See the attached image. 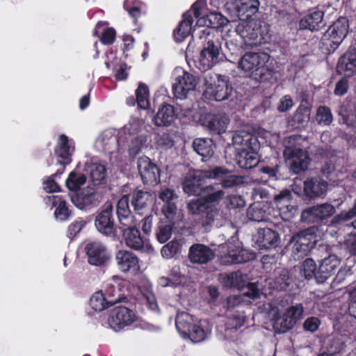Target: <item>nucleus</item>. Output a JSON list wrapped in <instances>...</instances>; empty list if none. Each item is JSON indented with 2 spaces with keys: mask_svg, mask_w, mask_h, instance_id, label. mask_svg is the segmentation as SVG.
<instances>
[{
  "mask_svg": "<svg viewBox=\"0 0 356 356\" xmlns=\"http://www.w3.org/2000/svg\"><path fill=\"white\" fill-rule=\"evenodd\" d=\"M74 151V147L72 141H70L65 135H60L55 149L56 155L62 159L59 160L58 163L63 165L70 163Z\"/></svg>",
  "mask_w": 356,
  "mask_h": 356,
  "instance_id": "26",
  "label": "nucleus"
},
{
  "mask_svg": "<svg viewBox=\"0 0 356 356\" xmlns=\"http://www.w3.org/2000/svg\"><path fill=\"white\" fill-rule=\"evenodd\" d=\"M193 321L192 316L185 312L179 313L176 318V327L183 337H187Z\"/></svg>",
  "mask_w": 356,
  "mask_h": 356,
  "instance_id": "54",
  "label": "nucleus"
},
{
  "mask_svg": "<svg viewBox=\"0 0 356 356\" xmlns=\"http://www.w3.org/2000/svg\"><path fill=\"white\" fill-rule=\"evenodd\" d=\"M209 176L210 179L220 180L225 188H231L243 182V177L232 175L222 167L209 168Z\"/></svg>",
  "mask_w": 356,
  "mask_h": 356,
  "instance_id": "22",
  "label": "nucleus"
},
{
  "mask_svg": "<svg viewBox=\"0 0 356 356\" xmlns=\"http://www.w3.org/2000/svg\"><path fill=\"white\" fill-rule=\"evenodd\" d=\"M161 219L159 223L156 230V236L157 240L161 243L166 242L172 236V229L174 225L173 220L170 219Z\"/></svg>",
  "mask_w": 356,
  "mask_h": 356,
  "instance_id": "53",
  "label": "nucleus"
},
{
  "mask_svg": "<svg viewBox=\"0 0 356 356\" xmlns=\"http://www.w3.org/2000/svg\"><path fill=\"white\" fill-rule=\"evenodd\" d=\"M204 96L209 99L220 102L226 99L232 92V87L226 77L215 74L205 78Z\"/></svg>",
  "mask_w": 356,
  "mask_h": 356,
  "instance_id": "5",
  "label": "nucleus"
},
{
  "mask_svg": "<svg viewBox=\"0 0 356 356\" xmlns=\"http://www.w3.org/2000/svg\"><path fill=\"white\" fill-rule=\"evenodd\" d=\"M317 268L315 261L312 259H307L302 264V274L307 280L313 277L316 279Z\"/></svg>",
  "mask_w": 356,
  "mask_h": 356,
  "instance_id": "64",
  "label": "nucleus"
},
{
  "mask_svg": "<svg viewBox=\"0 0 356 356\" xmlns=\"http://www.w3.org/2000/svg\"><path fill=\"white\" fill-rule=\"evenodd\" d=\"M272 209L267 202H254L247 210L248 218L255 222H271L273 221L275 215L272 214Z\"/></svg>",
  "mask_w": 356,
  "mask_h": 356,
  "instance_id": "18",
  "label": "nucleus"
},
{
  "mask_svg": "<svg viewBox=\"0 0 356 356\" xmlns=\"http://www.w3.org/2000/svg\"><path fill=\"white\" fill-rule=\"evenodd\" d=\"M323 11L314 10L301 19L300 21V28L310 31L317 30L323 22Z\"/></svg>",
  "mask_w": 356,
  "mask_h": 356,
  "instance_id": "44",
  "label": "nucleus"
},
{
  "mask_svg": "<svg viewBox=\"0 0 356 356\" xmlns=\"http://www.w3.org/2000/svg\"><path fill=\"white\" fill-rule=\"evenodd\" d=\"M115 132L113 129L104 131L97 138L95 146L99 151L113 155L115 159H118V154H122L124 152V147L122 145L121 134L118 137Z\"/></svg>",
  "mask_w": 356,
  "mask_h": 356,
  "instance_id": "11",
  "label": "nucleus"
},
{
  "mask_svg": "<svg viewBox=\"0 0 356 356\" xmlns=\"http://www.w3.org/2000/svg\"><path fill=\"white\" fill-rule=\"evenodd\" d=\"M234 6L238 16L246 19L257 13L259 2L258 0H236Z\"/></svg>",
  "mask_w": 356,
  "mask_h": 356,
  "instance_id": "37",
  "label": "nucleus"
},
{
  "mask_svg": "<svg viewBox=\"0 0 356 356\" xmlns=\"http://www.w3.org/2000/svg\"><path fill=\"white\" fill-rule=\"evenodd\" d=\"M117 214L121 226H132L134 221H139L131 214L127 195L122 196L118 202Z\"/></svg>",
  "mask_w": 356,
  "mask_h": 356,
  "instance_id": "31",
  "label": "nucleus"
},
{
  "mask_svg": "<svg viewBox=\"0 0 356 356\" xmlns=\"http://www.w3.org/2000/svg\"><path fill=\"white\" fill-rule=\"evenodd\" d=\"M222 261L225 264L246 262L254 258V253L241 248V243L232 239L220 246Z\"/></svg>",
  "mask_w": 356,
  "mask_h": 356,
  "instance_id": "7",
  "label": "nucleus"
},
{
  "mask_svg": "<svg viewBox=\"0 0 356 356\" xmlns=\"http://www.w3.org/2000/svg\"><path fill=\"white\" fill-rule=\"evenodd\" d=\"M136 319L133 310L124 306H119L112 309L108 318V325L114 331L118 332L131 325Z\"/></svg>",
  "mask_w": 356,
  "mask_h": 356,
  "instance_id": "13",
  "label": "nucleus"
},
{
  "mask_svg": "<svg viewBox=\"0 0 356 356\" xmlns=\"http://www.w3.org/2000/svg\"><path fill=\"white\" fill-rule=\"evenodd\" d=\"M300 136L294 135L289 138L290 145L286 146L284 150V158L290 170L298 174L307 169L310 159L307 151L296 145Z\"/></svg>",
  "mask_w": 356,
  "mask_h": 356,
  "instance_id": "3",
  "label": "nucleus"
},
{
  "mask_svg": "<svg viewBox=\"0 0 356 356\" xmlns=\"http://www.w3.org/2000/svg\"><path fill=\"white\" fill-rule=\"evenodd\" d=\"M316 120L320 125H330L333 120V116L330 108L325 106H319L316 111Z\"/></svg>",
  "mask_w": 356,
  "mask_h": 356,
  "instance_id": "60",
  "label": "nucleus"
},
{
  "mask_svg": "<svg viewBox=\"0 0 356 356\" xmlns=\"http://www.w3.org/2000/svg\"><path fill=\"white\" fill-rule=\"evenodd\" d=\"M311 115V108L307 104L301 103L294 113L292 120L295 123L302 125L309 122Z\"/></svg>",
  "mask_w": 356,
  "mask_h": 356,
  "instance_id": "58",
  "label": "nucleus"
},
{
  "mask_svg": "<svg viewBox=\"0 0 356 356\" xmlns=\"http://www.w3.org/2000/svg\"><path fill=\"white\" fill-rule=\"evenodd\" d=\"M86 170L89 174L90 180L94 185H99L104 182L106 169L104 165L98 163H87Z\"/></svg>",
  "mask_w": 356,
  "mask_h": 356,
  "instance_id": "41",
  "label": "nucleus"
},
{
  "mask_svg": "<svg viewBox=\"0 0 356 356\" xmlns=\"http://www.w3.org/2000/svg\"><path fill=\"white\" fill-rule=\"evenodd\" d=\"M227 23V19L219 13H211L197 20L198 26H207L205 29L211 30L224 26Z\"/></svg>",
  "mask_w": 356,
  "mask_h": 356,
  "instance_id": "36",
  "label": "nucleus"
},
{
  "mask_svg": "<svg viewBox=\"0 0 356 356\" xmlns=\"http://www.w3.org/2000/svg\"><path fill=\"white\" fill-rule=\"evenodd\" d=\"M290 199L291 192L289 190H284L274 197L275 202L277 204V207L279 204L283 203L286 207V209L291 213L289 216H286L284 218H290L291 215H293L295 211V209L293 207L288 205Z\"/></svg>",
  "mask_w": 356,
  "mask_h": 356,
  "instance_id": "62",
  "label": "nucleus"
},
{
  "mask_svg": "<svg viewBox=\"0 0 356 356\" xmlns=\"http://www.w3.org/2000/svg\"><path fill=\"white\" fill-rule=\"evenodd\" d=\"M303 192L309 197L321 196L327 188V182L320 178L307 179L303 182Z\"/></svg>",
  "mask_w": 356,
  "mask_h": 356,
  "instance_id": "35",
  "label": "nucleus"
},
{
  "mask_svg": "<svg viewBox=\"0 0 356 356\" xmlns=\"http://www.w3.org/2000/svg\"><path fill=\"white\" fill-rule=\"evenodd\" d=\"M260 296V291L253 283L248 284V290L241 295L231 296L227 299V307L228 309H232L241 304L243 300V296H248L252 299L259 298Z\"/></svg>",
  "mask_w": 356,
  "mask_h": 356,
  "instance_id": "42",
  "label": "nucleus"
},
{
  "mask_svg": "<svg viewBox=\"0 0 356 356\" xmlns=\"http://www.w3.org/2000/svg\"><path fill=\"white\" fill-rule=\"evenodd\" d=\"M176 119L175 108L170 104H163L159 108L153 121L158 127H168Z\"/></svg>",
  "mask_w": 356,
  "mask_h": 356,
  "instance_id": "32",
  "label": "nucleus"
},
{
  "mask_svg": "<svg viewBox=\"0 0 356 356\" xmlns=\"http://www.w3.org/2000/svg\"><path fill=\"white\" fill-rule=\"evenodd\" d=\"M283 301L268 304V314L273 321V327L277 332L284 333L293 328L302 318L304 307L302 304H296L284 309Z\"/></svg>",
  "mask_w": 356,
  "mask_h": 356,
  "instance_id": "1",
  "label": "nucleus"
},
{
  "mask_svg": "<svg viewBox=\"0 0 356 356\" xmlns=\"http://www.w3.org/2000/svg\"><path fill=\"white\" fill-rule=\"evenodd\" d=\"M147 136L145 134H140L129 137L128 140L122 138V146L126 143L128 152L131 156H136L143 148L147 146Z\"/></svg>",
  "mask_w": 356,
  "mask_h": 356,
  "instance_id": "43",
  "label": "nucleus"
},
{
  "mask_svg": "<svg viewBox=\"0 0 356 356\" xmlns=\"http://www.w3.org/2000/svg\"><path fill=\"white\" fill-rule=\"evenodd\" d=\"M88 261L90 264L101 266L111 257L107 247L100 241H94L88 243L85 247Z\"/></svg>",
  "mask_w": 356,
  "mask_h": 356,
  "instance_id": "17",
  "label": "nucleus"
},
{
  "mask_svg": "<svg viewBox=\"0 0 356 356\" xmlns=\"http://www.w3.org/2000/svg\"><path fill=\"white\" fill-rule=\"evenodd\" d=\"M190 213L202 216L203 226H209L223 218L222 212L209 207L204 197L191 200L187 204Z\"/></svg>",
  "mask_w": 356,
  "mask_h": 356,
  "instance_id": "8",
  "label": "nucleus"
},
{
  "mask_svg": "<svg viewBox=\"0 0 356 356\" xmlns=\"http://www.w3.org/2000/svg\"><path fill=\"white\" fill-rule=\"evenodd\" d=\"M349 29L348 20L340 17L327 30L322 38V43L328 51H334L347 35Z\"/></svg>",
  "mask_w": 356,
  "mask_h": 356,
  "instance_id": "6",
  "label": "nucleus"
},
{
  "mask_svg": "<svg viewBox=\"0 0 356 356\" xmlns=\"http://www.w3.org/2000/svg\"><path fill=\"white\" fill-rule=\"evenodd\" d=\"M106 22H99L95 27L94 35H102L101 41L104 44H112L115 38V31L113 28L106 27Z\"/></svg>",
  "mask_w": 356,
  "mask_h": 356,
  "instance_id": "51",
  "label": "nucleus"
},
{
  "mask_svg": "<svg viewBox=\"0 0 356 356\" xmlns=\"http://www.w3.org/2000/svg\"><path fill=\"white\" fill-rule=\"evenodd\" d=\"M258 149H242L236 150V160L238 165L243 169L255 167L259 161Z\"/></svg>",
  "mask_w": 356,
  "mask_h": 356,
  "instance_id": "29",
  "label": "nucleus"
},
{
  "mask_svg": "<svg viewBox=\"0 0 356 356\" xmlns=\"http://www.w3.org/2000/svg\"><path fill=\"white\" fill-rule=\"evenodd\" d=\"M170 278L175 286L184 285L188 281V277L181 273L179 266H175L172 268Z\"/></svg>",
  "mask_w": 356,
  "mask_h": 356,
  "instance_id": "63",
  "label": "nucleus"
},
{
  "mask_svg": "<svg viewBox=\"0 0 356 356\" xmlns=\"http://www.w3.org/2000/svg\"><path fill=\"white\" fill-rule=\"evenodd\" d=\"M339 264L340 260L336 255H330L323 259L316 273L317 282H324L335 272Z\"/></svg>",
  "mask_w": 356,
  "mask_h": 356,
  "instance_id": "27",
  "label": "nucleus"
},
{
  "mask_svg": "<svg viewBox=\"0 0 356 356\" xmlns=\"http://www.w3.org/2000/svg\"><path fill=\"white\" fill-rule=\"evenodd\" d=\"M194 150L202 157L203 161L210 159L214 153V144L210 138H199L193 143Z\"/></svg>",
  "mask_w": 356,
  "mask_h": 356,
  "instance_id": "40",
  "label": "nucleus"
},
{
  "mask_svg": "<svg viewBox=\"0 0 356 356\" xmlns=\"http://www.w3.org/2000/svg\"><path fill=\"white\" fill-rule=\"evenodd\" d=\"M245 316L243 312H237L229 317L225 324L226 336L229 335L228 332L231 330H236L243 326L245 323Z\"/></svg>",
  "mask_w": 356,
  "mask_h": 356,
  "instance_id": "59",
  "label": "nucleus"
},
{
  "mask_svg": "<svg viewBox=\"0 0 356 356\" xmlns=\"http://www.w3.org/2000/svg\"><path fill=\"white\" fill-rule=\"evenodd\" d=\"M257 234V242L264 248H274L279 244L278 234L270 228L260 229Z\"/></svg>",
  "mask_w": 356,
  "mask_h": 356,
  "instance_id": "39",
  "label": "nucleus"
},
{
  "mask_svg": "<svg viewBox=\"0 0 356 356\" xmlns=\"http://www.w3.org/2000/svg\"><path fill=\"white\" fill-rule=\"evenodd\" d=\"M210 179L209 169L190 171L183 182V190L188 195H199L203 192L202 182Z\"/></svg>",
  "mask_w": 356,
  "mask_h": 356,
  "instance_id": "15",
  "label": "nucleus"
},
{
  "mask_svg": "<svg viewBox=\"0 0 356 356\" xmlns=\"http://www.w3.org/2000/svg\"><path fill=\"white\" fill-rule=\"evenodd\" d=\"M159 197L164 202L162 213L165 219H174L177 212V206L175 203V200L177 198V194L172 189L162 188Z\"/></svg>",
  "mask_w": 356,
  "mask_h": 356,
  "instance_id": "25",
  "label": "nucleus"
},
{
  "mask_svg": "<svg viewBox=\"0 0 356 356\" xmlns=\"http://www.w3.org/2000/svg\"><path fill=\"white\" fill-rule=\"evenodd\" d=\"M124 282L120 281L118 277H113L111 281L107 284L105 293L108 299L112 300V305L124 299L123 289Z\"/></svg>",
  "mask_w": 356,
  "mask_h": 356,
  "instance_id": "34",
  "label": "nucleus"
},
{
  "mask_svg": "<svg viewBox=\"0 0 356 356\" xmlns=\"http://www.w3.org/2000/svg\"><path fill=\"white\" fill-rule=\"evenodd\" d=\"M138 221H134L132 226H121L122 238L127 245L131 249L143 252L152 253L154 248L149 241L141 236L139 230L136 227Z\"/></svg>",
  "mask_w": 356,
  "mask_h": 356,
  "instance_id": "10",
  "label": "nucleus"
},
{
  "mask_svg": "<svg viewBox=\"0 0 356 356\" xmlns=\"http://www.w3.org/2000/svg\"><path fill=\"white\" fill-rule=\"evenodd\" d=\"M221 280L224 286L237 289H242L248 284L247 275L243 274L241 271L234 272L229 275H222Z\"/></svg>",
  "mask_w": 356,
  "mask_h": 356,
  "instance_id": "48",
  "label": "nucleus"
},
{
  "mask_svg": "<svg viewBox=\"0 0 356 356\" xmlns=\"http://www.w3.org/2000/svg\"><path fill=\"white\" fill-rule=\"evenodd\" d=\"M203 126L207 127L211 133L220 134L226 131L229 120L224 114H207L202 119Z\"/></svg>",
  "mask_w": 356,
  "mask_h": 356,
  "instance_id": "21",
  "label": "nucleus"
},
{
  "mask_svg": "<svg viewBox=\"0 0 356 356\" xmlns=\"http://www.w3.org/2000/svg\"><path fill=\"white\" fill-rule=\"evenodd\" d=\"M214 257L215 252L204 244H194L189 248L188 259L193 264H205Z\"/></svg>",
  "mask_w": 356,
  "mask_h": 356,
  "instance_id": "24",
  "label": "nucleus"
},
{
  "mask_svg": "<svg viewBox=\"0 0 356 356\" xmlns=\"http://www.w3.org/2000/svg\"><path fill=\"white\" fill-rule=\"evenodd\" d=\"M86 182V177L81 172L72 171L65 181L67 188L72 191L81 189Z\"/></svg>",
  "mask_w": 356,
  "mask_h": 356,
  "instance_id": "56",
  "label": "nucleus"
},
{
  "mask_svg": "<svg viewBox=\"0 0 356 356\" xmlns=\"http://www.w3.org/2000/svg\"><path fill=\"white\" fill-rule=\"evenodd\" d=\"M236 150L242 149H259V142L257 138L248 131L239 130L236 131L232 138Z\"/></svg>",
  "mask_w": 356,
  "mask_h": 356,
  "instance_id": "28",
  "label": "nucleus"
},
{
  "mask_svg": "<svg viewBox=\"0 0 356 356\" xmlns=\"http://www.w3.org/2000/svg\"><path fill=\"white\" fill-rule=\"evenodd\" d=\"M202 44L199 56L200 68L206 71L218 63L221 50L220 35L216 30L204 29L198 33Z\"/></svg>",
  "mask_w": 356,
  "mask_h": 356,
  "instance_id": "2",
  "label": "nucleus"
},
{
  "mask_svg": "<svg viewBox=\"0 0 356 356\" xmlns=\"http://www.w3.org/2000/svg\"><path fill=\"white\" fill-rule=\"evenodd\" d=\"M151 200L149 193L141 190L136 191L131 195V205L134 210L140 213V211L145 208Z\"/></svg>",
  "mask_w": 356,
  "mask_h": 356,
  "instance_id": "55",
  "label": "nucleus"
},
{
  "mask_svg": "<svg viewBox=\"0 0 356 356\" xmlns=\"http://www.w3.org/2000/svg\"><path fill=\"white\" fill-rule=\"evenodd\" d=\"M316 240L308 231H302L291 237L287 247L291 249L294 259L302 258L313 248Z\"/></svg>",
  "mask_w": 356,
  "mask_h": 356,
  "instance_id": "12",
  "label": "nucleus"
},
{
  "mask_svg": "<svg viewBox=\"0 0 356 356\" xmlns=\"http://www.w3.org/2000/svg\"><path fill=\"white\" fill-rule=\"evenodd\" d=\"M136 102L139 108L147 110L150 107L149 92L148 87L140 83L136 90Z\"/></svg>",
  "mask_w": 356,
  "mask_h": 356,
  "instance_id": "57",
  "label": "nucleus"
},
{
  "mask_svg": "<svg viewBox=\"0 0 356 356\" xmlns=\"http://www.w3.org/2000/svg\"><path fill=\"white\" fill-rule=\"evenodd\" d=\"M173 77L172 90L176 98L185 99L195 90L197 85L195 77L182 67H177L174 70Z\"/></svg>",
  "mask_w": 356,
  "mask_h": 356,
  "instance_id": "9",
  "label": "nucleus"
},
{
  "mask_svg": "<svg viewBox=\"0 0 356 356\" xmlns=\"http://www.w3.org/2000/svg\"><path fill=\"white\" fill-rule=\"evenodd\" d=\"M211 325L207 320H200L193 324L187 337L192 341L198 343L204 341L211 333Z\"/></svg>",
  "mask_w": 356,
  "mask_h": 356,
  "instance_id": "33",
  "label": "nucleus"
},
{
  "mask_svg": "<svg viewBox=\"0 0 356 356\" xmlns=\"http://www.w3.org/2000/svg\"><path fill=\"white\" fill-rule=\"evenodd\" d=\"M181 247L179 241L173 240L163 246L161 250V255L163 258L171 259L180 251Z\"/></svg>",
  "mask_w": 356,
  "mask_h": 356,
  "instance_id": "61",
  "label": "nucleus"
},
{
  "mask_svg": "<svg viewBox=\"0 0 356 356\" xmlns=\"http://www.w3.org/2000/svg\"><path fill=\"white\" fill-rule=\"evenodd\" d=\"M145 127L144 121L138 118H131L127 124H126L122 129L119 131L121 134V138L124 137L128 140V136H135L140 135L139 132Z\"/></svg>",
  "mask_w": 356,
  "mask_h": 356,
  "instance_id": "49",
  "label": "nucleus"
},
{
  "mask_svg": "<svg viewBox=\"0 0 356 356\" xmlns=\"http://www.w3.org/2000/svg\"><path fill=\"white\" fill-rule=\"evenodd\" d=\"M90 305L93 310L102 312L112 305V300L108 299L102 291H97L92 295Z\"/></svg>",
  "mask_w": 356,
  "mask_h": 356,
  "instance_id": "50",
  "label": "nucleus"
},
{
  "mask_svg": "<svg viewBox=\"0 0 356 356\" xmlns=\"http://www.w3.org/2000/svg\"><path fill=\"white\" fill-rule=\"evenodd\" d=\"M139 175L145 184H157L160 181V171L148 157L140 156L137 161Z\"/></svg>",
  "mask_w": 356,
  "mask_h": 356,
  "instance_id": "16",
  "label": "nucleus"
},
{
  "mask_svg": "<svg viewBox=\"0 0 356 356\" xmlns=\"http://www.w3.org/2000/svg\"><path fill=\"white\" fill-rule=\"evenodd\" d=\"M236 33L245 40H254L258 35L257 30H255L251 22L243 20L239 22L236 28Z\"/></svg>",
  "mask_w": 356,
  "mask_h": 356,
  "instance_id": "52",
  "label": "nucleus"
},
{
  "mask_svg": "<svg viewBox=\"0 0 356 356\" xmlns=\"http://www.w3.org/2000/svg\"><path fill=\"white\" fill-rule=\"evenodd\" d=\"M337 72L346 76H351L356 74V56L346 52L342 56L337 64Z\"/></svg>",
  "mask_w": 356,
  "mask_h": 356,
  "instance_id": "38",
  "label": "nucleus"
},
{
  "mask_svg": "<svg viewBox=\"0 0 356 356\" xmlns=\"http://www.w3.org/2000/svg\"><path fill=\"white\" fill-rule=\"evenodd\" d=\"M334 213L335 208L333 205L323 203L305 209L301 216L305 221H317L328 218Z\"/></svg>",
  "mask_w": 356,
  "mask_h": 356,
  "instance_id": "19",
  "label": "nucleus"
},
{
  "mask_svg": "<svg viewBox=\"0 0 356 356\" xmlns=\"http://www.w3.org/2000/svg\"><path fill=\"white\" fill-rule=\"evenodd\" d=\"M339 115L348 126L356 125V104L355 103L349 101L343 102L339 108Z\"/></svg>",
  "mask_w": 356,
  "mask_h": 356,
  "instance_id": "46",
  "label": "nucleus"
},
{
  "mask_svg": "<svg viewBox=\"0 0 356 356\" xmlns=\"http://www.w3.org/2000/svg\"><path fill=\"white\" fill-rule=\"evenodd\" d=\"M118 266L122 272L136 273L140 270L138 258L128 250H119L115 255Z\"/></svg>",
  "mask_w": 356,
  "mask_h": 356,
  "instance_id": "23",
  "label": "nucleus"
},
{
  "mask_svg": "<svg viewBox=\"0 0 356 356\" xmlns=\"http://www.w3.org/2000/svg\"><path fill=\"white\" fill-rule=\"evenodd\" d=\"M203 193L205 194L204 199L207 205L214 207L217 211H220L218 205L219 202L224 198L225 193L223 190L215 189L214 185H209L204 188Z\"/></svg>",
  "mask_w": 356,
  "mask_h": 356,
  "instance_id": "45",
  "label": "nucleus"
},
{
  "mask_svg": "<svg viewBox=\"0 0 356 356\" xmlns=\"http://www.w3.org/2000/svg\"><path fill=\"white\" fill-rule=\"evenodd\" d=\"M193 22V18L190 13H185L183 15V19L174 31V37L177 42H182L191 34Z\"/></svg>",
  "mask_w": 356,
  "mask_h": 356,
  "instance_id": "47",
  "label": "nucleus"
},
{
  "mask_svg": "<svg viewBox=\"0 0 356 356\" xmlns=\"http://www.w3.org/2000/svg\"><path fill=\"white\" fill-rule=\"evenodd\" d=\"M113 209L111 202L105 203L95 218V225L97 230L108 236H114L116 234Z\"/></svg>",
  "mask_w": 356,
  "mask_h": 356,
  "instance_id": "14",
  "label": "nucleus"
},
{
  "mask_svg": "<svg viewBox=\"0 0 356 356\" xmlns=\"http://www.w3.org/2000/svg\"><path fill=\"white\" fill-rule=\"evenodd\" d=\"M44 202L51 208L56 207L54 216L57 220H65L69 218L70 212L63 196L48 195L44 197Z\"/></svg>",
  "mask_w": 356,
  "mask_h": 356,
  "instance_id": "30",
  "label": "nucleus"
},
{
  "mask_svg": "<svg viewBox=\"0 0 356 356\" xmlns=\"http://www.w3.org/2000/svg\"><path fill=\"white\" fill-rule=\"evenodd\" d=\"M102 195L95 188L88 187L81 193L72 197V202L79 209H87L97 206L101 201Z\"/></svg>",
  "mask_w": 356,
  "mask_h": 356,
  "instance_id": "20",
  "label": "nucleus"
},
{
  "mask_svg": "<svg viewBox=\"0 0 356 356\" xmlns=\"http://www.w3.org/2000/svg\"><path fill=\"white\" fill-rule=\"evenodd\" d=\"M270 56L265 52H248L238 61V67L249 76H263Z\"/></svg>",
  "mask_w": 356,
  "mask_h": 356,
  "instance_id": "4",
  "label": "nucleus"
}]
</instances>
